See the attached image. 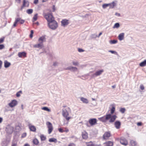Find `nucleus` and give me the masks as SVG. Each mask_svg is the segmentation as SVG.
<instances>
[{"label":"nucleus","instance_id":"59","mask_svg":"<svg viewBox=\"0 0 146 146\" xmlns=\"http://www.w3.org/2000/svg\"><path fill=\"white\" fill-rule=\"evenodd\" d=\"M16 2L19 3H20L21 2V0H15Z\"/></svg>","mask_w":146,"mask_h":146},{"label":"nucleus","instance_id":"43","mask_svg":"<svg viewBox=\"0 0 146 146\" xmlns=\"http://www.w3.org/2000/svg\"><path fill=\"white\" fill-rule=\"evenodd\" d=\"M140 88L141 90H143L145 89L144 86L142 84H141L140 86Z\"/></svg>","mask_w":146,"mask_h":146},{"label":"nucleus","instance_id":"52","mask_svg":"<svg viewBox=\"0 0 146 146\" xmlns=\"http://www.w3.org/2000/svg\"><path fill=\"white\" fill-rule=\"evenodd\" d=\"M26 136V133H24L23 134H22V137H24Z\"/></svg>","mask_w":146,"mask_h":146},{"label":"nucleus","instance_id":"57","mask_svg":"<svg viewBox=\"0 0 146 146\" xmlns=\"http://www.w3.org/2000/svg\"><path fill=\"white\" fill-rule=\"evenodd\" d=\"M69 130L67 129H66L65 130H64V132H65L67 133L69 131Z\"/></svg>","mask_w":146,"mask_h":146},{"label":"nucleus","instance_id":"31","mask_svg":"<svg viewBox=\"0 0 146 146\" xmlns=\"http://www.w3.org/2000/svg\"><path fill=\"white\" fill-rule=\"evenodd\" d=\"M130 143L131 146H135L137 144L136 142L133 140H131L130 141Z\"/></svg>","mask_w":146,"mask_h":146},{"label":"nucleus","instance_id":"13","mask_svg":"<svg viewBox=\"0 0 146 146\" xmlns=\"http://www.w3.org/2000/svg\"><path fill=\"white\" fill-rule=\"evenodd\" d=\"M29 5V2L26 0H23V6L21 7V9H22L24 7H28Z\"/></svg>","mask_w":146,"mask_h":146},{"label":"nucleus","instance_id":"46","mask_svg":"<svg viewBox=\"0 0 146 146\" xmlns=\"http://www.w3.org/2000/svg\"><path fill=\"white\" fill-rule=\"evenodd\" d=\"M84 50L82 48H79L78 49V51L80 52H84Z\"/></svg>","mask_w":146,"mask_h":146},{"label":"nucleus","instance_id":"27","mask_svg":"<svg viewBox=\"0 0 146 146\" xmlns=\"http://www.w3.org/2000/svg\"><path fill=\"white\" fill-rule=\"evenodd\" d=\"M49 141L50 142H53L56 143L57 142V139L54 138H52L49 139Z\"/></svg>","mask_w":146,"mask_h":146},{"label":"nucleus","instance_id":"48","mask_svg":"<svg viewBox=\"0 0 146 146\" xmlns=\"http://www.w3.org/2000/svg\"><path fill=\"white\" fill-rule=\"evenodd\" d=\"M109 52H110L112 54H116L117 53V52H116L115 51H113V50H109Z\"/></svg>","mask_w":146,"mask_h":146},{"label":"nucleus","instance_id":"41","mask_svg":"<svg viewBox=\"0 0 146 146\" xmlns=\"http://www.w3.org/2000/svg\"><path fill=\"white\" fill-rule=\"evenodd\" d=\"M17 19H19V21L20 22V23L21 24H23L24 22H25V20L23 19H21L20 18H18Z\"/></svg>","mask_w":146,"mask_h":146},{"label":"nucleus","instance_id":"9","mask_svg":"<svg viewBox=\"0 0 146 146\" xmlns=\"http://www.w3.org/2000/svg\"><path fill=\"white\" fill-rule=\"evenodd\" d=\"M111 135L110 131L106 132L103 135V139H107L111 136Z\"/></svg>","mask_w":146,"mask_h":146},{"label":"nucleus","instance_id":"61","mask_svg":"<svg viewBox=\"0 0 146 146\" xmlns=\"http://www.w3.org/2000/svg\"><path fill=\"white\" fill-rule=\"evenodd\" d=\"M102 34V33H101V32L99 34V35L98 36H97V37H100V36Z\"/></svg>","mask_w":146,"mask_h":146},{"label":"nucleus","instance_id":"58","mask_svg":"<svg viewBox=\"0 0 146 146\" xmlns=\"http://www.w3.org/2000/svg\"><path fill=\"white\" fill-rule=\"evenodd\" d=\"M137 124L138 126H141L142 123L141 122H138L137 123Z\"/></svg>","mask_w":146,"mask_h":146},{"label":"nucleus","instance_id":"18","mask_svg":"<svg viewBox=\"0 0 146 146\" xmlns=\"http://www.w3.org/2000/svg\"><path fill=\"white\" fill-rule=\"evenodd\" d=\"M82 136L84 139H86L88 138V134L85 131H84L82 133Z\"/></svg>","mask_w":146,"mask_h":146},{"label":"nucleus","instance_id":"17","mask_svg":"<svg viewBox=\"0 0 146 146\" xmlns=\"http://www.w3.org/2000/svg\"><path fill=\"white\" fill-rule=\"evenodd\" d=\"M43 47V44L39 43L38 44H36L33 45V47L35 48H38L39 49L42 48Z\"/></svg>","mask_w":146,"mask_h":146},{"label":"nucleus","instance_id":"33","mask_svg":"<svg viewBox=\"0 0 146 146\" xmlns=\"http://www.w3.org/2000/svg\"><path fill=\"white\" fill-rule=\"evenodd\" d=\"M37 15L38 14L37 13H36L35 15L33 18V22H34V21H36L37 20Z\"/></svg>","mask_w":146,"mask_h":146},{"label":"nucleus","instance_id":"34","mask_svg":"<svg viewBox=\"0 0 146 146\" xmlns=\"http://www.w3.org/2000/svg\"><path fill=\"white\" fill-rule=\"evenodd\" d=\"M73 65L75 66H78L79 65V63L77 61H73L72 62Z\"/></svg>","mask_w":146,"mask_h":146},{"label":"nucleus","instance_id":"26","mask_svg":"<svg viewBox=\"0 0 146 146\" xmlns=\"http://www.w3.org/2000/svg\"><path fill=\"white\" fill-rule=\"evenodd\" d=\"M139 66L141 67H144L146 66V60L141 62L139 64Z\"/></svg>","mask_w":146,"mask_h":146},{"label":"nucleus","instance_id":"38","mask_svg":"<svg viewBox=\"0 0 146 146\" xmlns=\"http://www.w3.org/2000/svg\"><path fill=\"white\" fill-rule=\"evenodd\" d=\"M115 109L114 107H113L112 108L111 110V114H113L114 112L115 111Z\"/></svg>","mask_w":146,"mask_h":146},{"label":"nucleus","instance_id":"55","mask_svg":"<svg viewBox=\"0 0 146 146\" xmlns=\"http://www.w3.org/2000/svg\"><path fill=\"white\" fill-rule=\"evenodd\" d=\"M38 0H35L34 1V3L35 4H36L38 3Z\"/></svg>","mask_w":146,"mask_h":146},{"label":"nucleus","instance_id":"36","mask_svg":"<svg viewBox=\"0 0 146 146\" xmlns=\"http://www.w3.org/2000/svg\"><path fill=\"white\" fill-rule=\"evenodd\" d=\"M33 12L32 9H29L27 10V13L28 14H31Z\"/></svg>","mask_w":146,"mask_h":146},{"label":"nucleus","instance_id":"10","mask_svg":"<svg viewBox=\"0 0 146 146\" xmlns=\"http://www.w3.org/2000/svg\"><path fill=\"white\" fill-rule=\"evenodd\" d=\"M61 26L65 27L68 24L69 20L66 19H63L61 21Z\"/></svg>","mask_w":146,"mask_h":146},{"label":"nucleus","instance_id":"47","mask_svg":"<svg viewBox=\"0 0 146 146\" xmlns=\"http://www.w3.org/2000/svg\"><path fill=\"white\" fill-rule=\"evenodd\" d=\"M33 30L31 31V33L30 35V38H32L33 36Z\"/></svg>","mask_w":146,"mask_h":146},{"label":"nucleus","instance_id":"3","mask_svg":"<svg viewBox=\"0 0 146 146\" xmlns=\"http://www.w3.org/2000/svg\"><path fill=\"white\" fill-rule=\"evenodd\" d=\"M43 16L47 21L48 22L52 20H53L54 19V17L51 14H46L44 13L43 14Z\"/></svg>","mask_w":146,"mask_h":146},{"label":"nucleus","instance_id":"53","mask_svg":"<svg viewBox=\"0 0 146 146\" xmlns=\"http://www.w3.org/2000/svg\"><path fill=\"white\" fill-rule=\"evenodd\" d=\"M58 130L60 132L62 133L64 132V130H63L61 128L59 129Z\"/></svg>","mask_w":146,"mask_h":146},{"label":"nucleus","instance_id":"25","mask_svg":"<svg viewBox=\"0 0 146 146\" xmlns=\"http://www.w3.org/2000/svg\"><path fill=\"white\" fill-rule=\"evenodd\" d=\"M107 146H112L113 145V143L111 141H108L104 143Z\"/></svg>","mask_w":146,"mask_h":146},{"label":"nucleus","instance_id":"21","mask_svg":"<svg viewBox=\"0 0 146 146\" xmlns=\"http://www.w3.org/2000/svg\"><path fill=\"white\" fill-rule=\"evenodd\" d=\"M29 126L31 131L33 132H35L36 131V128L35 126L32 125L31 124H29Z\"/></svg>","mask_w":146,"mask_h":146},{"label":"nucleus","instance_id":"44","mask_svg":"<svg viewBox=\"0 0 146 146\" xmlns=\"http://www.w3.org/2000/svg\"><path fill=\"white\" fill-rule=\"evenodd\" d=\"M58 63L57 62H54L53 63V65L54 66H58Z\"/></svg>","mask_w":146,"mask_h":146},{"label":"nucleus","instance_id":"20","mask_svg":"<svg viewBox=\"0 0 146 146\" xmlns=\"http://www.w3.org/2000/svg\"><path fill=\"white\" fill-rule=\"evenodd\" d=\"M124 33H121L118 36L119 39L120 40H122L124 39Z\"/></svg>","mask_w":146,"mask_h":146},{"label":"nucleus","instance_id":"15","mask_svg":"<svg viewBox=\"0 0 146 146\" xmlns=\"http://www.w3.org/2000/svg\"><path fill=\"white\" fill-rule=\"evenodd\" d=\"M120 143L124 145H126L127 144V142L126 139L125 138H121L120 141Z\"/></svg>","mask_w":146,"mask_h":146},{"label":"nucleus","instance_id":"49","mask_svg":"<svg viewBox=\"0 0 146 146\" xmlns=\"http://www.w3.org/2000/svg\"><path fill=\"white\" fill-rule=\"evenodd\" d=\"M4 38H1L0 39V44L2 43L4 41Z\"/></svg>","mask_w":146,"mask_h":146},{"label":"nucleus","instance_id":"39","mask_svg":"<svg viewBox=\"0 0 146 146\" xmlns=\"http://www.w3.org/2000/svg\"><path fill=\"white\" fill-rule=\"evenodd\" d=\"M40 137L41 139V140L42 141L46 139V137L45 136H44V135H40Z\"/></svg>","mask_w":146,"mask_h":146},{"label":"nucleus","instance_id":"16","mask_svg":"<svg viewBox=\"0 0 146 146\" xmlns=\"http://www.w3.org/2000/svg\"><path fill=\"white\" fill-rule=\"evenodd\" d=\"M121 123L119 121H117L114 123V125L117 129H119L121 126Z\"/></svg>","mask_w":146,"mask_h":146},{"label":"nucleus","instance_id":"4","mask_svg":"<svg viewBox=\"0 0 146 146\" xmlns=\"http://www.w3.org/2000/svg\"><path fill=\"white\" fill-rule=\"evenodd\" d=\"M14 127L11 125H9L7 126L6 129V131L7 133L9 134H11L13 131Z\"/></svg>","mask_w":146,"mask_h":146},{"label":"nucleus","instance_id":"60","mask_svg":"<svg viewBox=\"0 0 146 146\" xmlns=\"http://www.w3.org/2000/svg\"><path fill=\"white\" fill-rule=\"evenodd\" d=\"M68 146H75V145L73 143H72L70 144Z\"/></svg>","mask_w":146,"mask_h":146},{"label":"nucleus","instance_id":"40","mask_svg":"<svg viewBox=\"0 0 146 146\" xmlns=\"http://www.w3.org/2000/svg\"><path fill=\"white\" fill-rule=\"evenodd\" d=\"M17 142L15 141H13L12 143V146H17Z\"/></svg>","mask_w":146,"mask_h":146},{"label":"nucleus","instance_id":"14","mask_svg":"<svg viewBox=\"0 0 146 146\" xmlns=\"http://www.w3.org/2000/svg\"><path fill=\"white\" fill-rule=\"evenodd\" d=\"M66 70H69L74 72L78 70V68L75 67L70 66L67 67Z\"/></svg>","mask_w":146,"mask_h":146},{"label":"nucleus","instance_id":"19","mask_svg":"<svg viewBox=\"0 0 146 146\" xmlns=\"http://www.w3.org/2000/svg\"><path fill=\"white\" fill-rule=\"evenodd\" d=\"M39 43L42 44L43 42L46 41V38L44 36L40 37L38 40Z\"/></svg>","mask_w":146,"mask_h":146},{"label":"nucleus","instance_id":"37","mask_svg":"<svg viewBox=\"0 0 146 146\" xmlns=\"http://www.w3.org/2000/svg\"><path fill=\"white\" fill-rule=\"evenodd\" d=\"M109 6V4H103L102 5V7L104 9H105L107 7Z\"/></svg>","mask_w":146,"mask_h":146},{"label":"nucleus","instance_id":"62","mask_svg":"<svg viewBox=\"0 0 146 146\" xmlns=\"http://www.w3.org/2000/svg\"><path fill=\"white\" fill-rule=\"evenodd\" d=\"M3 119L2 118L0 117V123H1Z\"/></svg>","mask_w":146,"mask_h":146},{"label":"nucleus","instance_id":"51","mask_svg":"<svg viewBox=\"0 0 146 146\" xmlns=\"http://www.w3.org/2000/svg\"><path fill=\"white\" fill-rule=\"evenodd\" d=\"M4 46L3 44H0V50L3 49Z\"/></svg>","mask_w":146,"mask_h":146},{"label":"nucleus","instance_id":"5","mask_svg":"<svg viewBox=\"0 0 146 146\" xmlns=\"http://www.w3.org/2000/svg\"><path fill=\"white\" fill-rule=\"evenodd\" d=\"M62 113L63 116L68 121L70 119V117H68L69 113L65 109L63 110Z\"/></svg>","mask_w":146,"mask_h":146},{"label":"nucleus","instance_id":"30","mask_svg":"<svg viewBox=\"0 0 146 146\" xmlns=\"http://www.w3.org/2000/svg\"><path fill=\"white\" fill-rule=\"evenodd\" d=\"M117 42V40H111L109 41L110 43L111 44H115Z\"/></svg>","mask_w":146,"mask_h":146},{"label":"nucleus","instance_id":"12","mask_svg":"<svg viewBox=\"0 0 146 146\" xmlns=\"http://www.w3.org/2000/svg\"><path fill=\"white\" fill-rule=\"evenodd\" d=\"M109 8L110 9H113L114 7L116 6L117 5V1H113L112 3H108Z\"/></svg>","mask_w":146,"mask_h":146},{"label":"nucleus","instance_id":"6","mask_svg":"<svg viewBox=\"0 0 146 146\" xmlns=\"http://www.w3.org/2000/svg\"><path fill=\"white\" fill-rule=\"evenodd\" d=\"M104 70L103 69L98 70L93 74L92 76V78H94L96 76H100L103 72Z\"/></svg>","mask_w":146,"mask_h":146},{"label":"nucleus","instance_id":"8","mask_svg":"<svg viewBox=\"0 0 146 146\" xmlns=\"http://www.w3.org/2000/svg\"><path fill=\"white\" fill-rule=\"evenodd\" d=\"M17 104V102L15 100H13L10 103H9L8 106L11 108H13Z\"/></svg>","mask_w":146,"mask_h":146},{"label":"nucleus","instance_id":"45","mask_svg":"<svg viewBox=\"0 0 146 146\" xmlns=\"http://www.w3.org/2000/svg\"><path fill=\"white\" fill-rule=\"evenodd\" d=\"M22 93V92L21 91H19V92H18L16 94V96L17 97H19L20 96V93Z\"/></svg>","mask_w":146,"mask_h":146},{"label":"nucleus","instance_id":"64","mask_svg":"<svg viewBox=\"0 0 146 146\" xmlns=\"http://www.w3.org/2000/svg\"><path fill=\"white\" fill-rule=\"evenodd\" d=\"M24 146H30L29 144H26Z\"/></svg>","mask_w":146,"mask_h":146},{"label":"nucleus","instance_id":"23","mask_svg":"<svg viewBox=\"0 0 146 146\" xmlns=\"http://www.w3.org/2000/svg\"><path fill=\"white\" fill-rule=\"evenodd\" d=\"M4 67L5 68L9 67L11 65V63L8 62L7 60H5L4 62Z\"/></svg>","mask_w":146,"mask_h":146},{"label":"nucleus","instance_id":"50","mask_svg":"<svg viewBox=\"0 0 146 146\" xmlns=\"http://www.w3.org/2000/svg\"><path fill=\"white\" fill-rule=\"evenodd\" d=\"M92 37L93 38H95L97 37V36L96 35L94 34L92 35Z\"/></svg>","mask_w":146,"mask_h":146},{"label":"nucleus","instance_id":"2","mask_svg":"<svg viewBox=\"0 0 146 146\" xmlns=\"http://www.w3.org/2000/svg\"><path fill=\"white\" fill-rule=\"evenodd\" d=\"M48 25L49 28L53 30L56 29L58 27L57 22L54 19L48 22Z\"/></svg>","mask_w":146,"mask_h":146},{"label":"nucleus","instance_id":"32","mask_svg":"<svg viewBox=\"0 0 146 146\" xmlns=\"http://www.w3.org/2000/svg\"><path fill=\"white\" fill-rule=\"evenodd\" d=\"M19 19H16V20L15 21V22L13 25V27H15L16 26V24L17 22H19Z\"/></svg>","mask_w":146,"mask_h":146},{"label":"nucleus","instance_id":"1","mask_svg":"<svg viewBox=\"0 0 146 146\" xmlns=\"http://www.w3.org/2000/svg\"><path fill=\"white\" fill-rule=\"evenodd\" d=\"M117 117L115 115H113L111 114H106L104 117L99 118V119L104 122H105L108 120H110L109 122L110 123H112L115 121Z\"/></svg>","mask_w":146,"mask_h":146},{"label":"nucleus","instance_id":"63","mask_svg":"<svg viewBox=\"0 0 146 146\" xmlns=\"http://www.w3.org/2000/svg\"><path fill=\"white\" fill-rule=\"evenodd\" d=\"M53 11H55V6H53Z\"/></svg>","mask_w":146,"mask_h":146},{"label":"nucleus","instance_id":"11","mask_svg":"<svg viewBox=\"0 0 146 146\" xmlns=\"http://www.w3.org/2000/svg\"><path fill=\"white\" fill-rule=\"evenodd\" d=\"M97 120L95 118L90 119L89 120V122L91 125H95L96 124Z\"/></svg>","mask_w":146,"mask_h":146},{"label":"nucleus","instance_id":"7","mask_svg":"<svg viewBox=\"0 0 146 146\" xmlns=\"http://www.w3.org/2000/svg\"><path fill=\"white\" fill-rule=\"evenodd\" d=\"M46 124L48 128V133L50 134L51 133L53 129L52 125L49 122H46Z\"/></svg>","mask_w":146,"mask_h":146},{"label":"nucleus","instance_id":"42","mask_svg":"<svg viewBox=\"0 0 146 146\" xmlns=\"http://www.w3.org/2000/svg\"><path fill=\"white\" fill-rule=\"evenodd\" d=\"M125 110L124 108H121L120 109V111L122 113H124Z\"/></svg>","mask_w":146,"mask_h":146},{"label":"nucleus","instance_id":"29","mask_svg":"<svg viewBox=\"0 0 146 146\" xmlns=\"http://www.w3.org/2000/svg\"><path fill=\"white\" fill-rule=\"evenodd\" d=\"M120 27V25L119 23H116L113 26V28L114 29L115 28H118L119 27Z\"/></svg>","mask_w":146,"mask_h":146},{"label":"nucleus","instance_id":"54","mask_svg":"<svg viewBox=\"0 0 146 146\" xmlns=\"http://www.w3.org/2000/svg\"><path fill=\"white\" fill-rule=\"evenodd\" d=\"M2 64L3 62L2 61L0 60V69L2 68Z\"/></svg>","mask_w":146,"mask_h":146},{"label":"nucleus","instance_id":"56","mask_svg":"<svg viewBox=\"0 0 146 146\" xmlns=\"http://www.w3.org/2000/svg\"><path fill=\"white\" fill-rule=\"evenodd\" d=\"M115 15L118 17H119L120 16V14L119 13H116L115 14Z\"/></svg>","mask_w":146,"mask_h":146},{"label":"nucleus","instance_id":"24","mask_svg":"<svg viewBox=\"0 0 146 146\" xmlns=\"http://www.w3.org/2000/svg\"><path fill=\"white\" fill-rule=\"evenodd\" d=\"M80 100L83 103L88 104V101L87 99L83 97H81L80 98Z\"/></svg>","mask_w":146,"mask_h":146},{"label":"nucleus","instance_id":"35","mask_svg":"<svg viewBox=\"0 0 146 146\" xmlns=\"http://www.w3.org/2000/svg\"><path fill=\"white\" fill-rule=\"evenodd\" d=\"M34 144L36 145H37L38 143V140L36 139H34L33 141Z\"/></svg>","mask_w":146,"mask_h":146},{"label":"nucleus","instance_id":"28","mask_svg":"<svg viewBox=\"0 0 146 146\" xmlns=\"http://www.w3.org/2000/svg\"><path fill=\"white\" fill-rule=\"evenodd\" d=\"M41 109L42 110H43L45 111H47L48 112H50V110L49 109L48 107H44L43 108H42Z\"/></svg>","mask_w":146,"mask_h":146},{"label":"nucleus","instance_id":"22","mask_svg":"<svg viewBox=\"0 0 146 146\" xmlns=\"http://www.w3.org/2000/svg\"><path fill=\"white\" fill-rule=\"evenodd\" d=\"M26 53L25 52H19L18 53V55L19 57L21 58L23 56H26Z\"/></svg>","mask_w":146,"mask_h":146}]
</instances>
